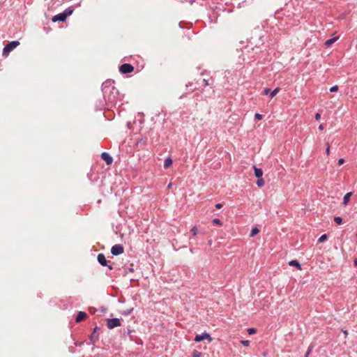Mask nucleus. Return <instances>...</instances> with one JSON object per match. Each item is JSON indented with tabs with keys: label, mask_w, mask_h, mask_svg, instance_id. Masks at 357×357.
Segmentation results:
<instances>
[{
	"label": "nucleus",
	"mask_w": 357,
	"mask_h": 357,
	"mask_svg": "<svg viewBox=\"0 0 357 357\" xmlns=\"http://www.w3.org/2000/svg\"><path fill=\"white\" fill-rule=\"evenodd\" d=\"M102 91L105 99L112 103L115 102L118 90L114 86V82L107 80L102 84Z\"/></svg>",
	"instance_id": "1"
},
{
	"label": "nucleus",
	"mask_w": 357,
	"mask_h": 357,
	"mask_svg": "<svg viewBox=\"0 0 357 357\" xmlns=\"http://www.w3.org/2000/svg\"><path fill=\"white\" fill-rule=\"evenodd\" d=\"M73 12L70 8H66L63 12L60 13L52 17V22H65L66 18L70 16Z\"/></svg>",
	"instance_id": "2"
},
{
	"label": "nucleus",
	"mask_w": 357,
	"mask_h": 357,
	"mask_svg": "<svg viewBox=\"0 0 357 357\" xmlns=\"http://www.w3.org/2000/svg\"><path fill=\"white\" fill-rule=\"evenodd\" d=\"M20 45V42L17 40L11 41L7 44L3 49V55L7 56L12 50Z\"/></svg>",
	"instance_id": "3"
},
{
	"label": "nucleus",
	"mask_w": 357,
	"mask_h": 357,
	"mask_svg": "<svg viewBox=\"0 0 357 357\" xmlns=\"http://www.w3.org/2000/svg\"><path fill=\"white\" fill-rule=\"evenodd\" d=\"M121 326L120 319L118 318H112L107 319V326L109 329H112L115 327Z\"/></svg>",
	"instance_id": "4"
},
{
	"label": "nucleus",
	"mask_w": 357,
	"mask_h": 357,
	"mask_svg": "<svg viewBox=\"0 0 357 357\" xmlns=\"http://www.w3.org/2000/svg\"><path fill=\"white\" fill-rule=\"evenodd\" d=\"M123 252H124V248H123V245H121L120 244H116V245H113L111 248V253H112V255H113L114 256L121 255L123 253Z\"/></svg>",
	"instance_id": "5"
},
{
	"label": "nucleus",
	"mask_w": 357,
	"mask_h": 357,
	"mask_svg": "<svg viewBox=\"0 0 357 357\" xmlns=\"http://www.w3.org/2000/svg\"><path fill=\"white\" fill-rule=\"evenodd\" d=\"M134 70V67L130 63H123L119 67V71L122 74H127L132 73Z\"/></svg>",
	"instance_id": "6"
},
{
	"label": "nucleus",
	"mask_w": 357,
	"mask_h": 357,
	"mask_svg": "<svg viewBox=\"0 0 357 357\" xmlns=\"http://www.w3.org/2000/svg\"><path fill=\"white\" fill-rule=\"evenodd\" d=\"M97 260L102 266H107L110 270L113 269V266L112 265L107 264V261L105 258V256L102 253L98 255Z\"/></svg>",
	"instance_id": "7"
},
{
	"label": "nucleus",
	"mask_w": 357,
	"mask_h": 357,
	"mask_svg": "<svg viewBox=\"0 0 357 357\" xmlns=\"http://www.w3.org/2000/svg\"><path fill=\"white\" fill-rule=\"evenodd\" d=\"M204 340H208L209 342H211L213 340L210 334L208 333H204L201 335H197L195 338V341L197 342H201Z\"/></svg>",
	"instance_id": "8"
},
{
	"label": "nucleus",
	"mask_w": 357,
	"mask_h": 357,
	"mask_svg": "<svg viewBox=\"0 0 357 357\" xmlns=\"http://www.w3.org/2000/svg\"><path fill=\"white\" fill-rule=\"evenodd\" d=\"M101 158L106 162L107 165H111L113 162L112 157L107 152H103L101 154Z\"/></svg>",
	"instance_id": "9"
},
{
	"label": "nucleus",
	"mask_w": 357,
	"mask_h": 357,
	"mask_svg": "<svg viewBox=\"0 0 357 357\" xmlns=\"http://www.w3.org/2000/svg\"><path fill=\"white\" fill-rule=\"evenodd\" d=\"M98 330V327L96 326L93 329V332L91 334L90 337V340L92 342L93 344L95 343L96 340L98 337V334L97 333V331Z\"/></svg>",
	"instance_id": "10"
},
{
	"label": "nucleus",
	"mask_w": 357,
	"mask_h": 357,
	"mask_svg": "<svg viewBox=\"0 0 357 357\" xmlns=\"http://www.w3.org/2000/svg\"><path fill=\"white\" fill-rule=\"evenodd\" d=\"M86 317V312L81 311V312H79V313L77 314V315L75 318V321H76V322H80L82 320H84Z\"/></svg>",
	"instance_id": "11"
},
{
	"label": "nucleus",
	"mask_w": 357,
	"mask_h": 357,
	"mask_svg": "<svg viewBox=\"0 0 357 357\" xmlns=\"http://www.w3.org/2000/svg\"><path fill=\"white\" fill-rule=\"evenodd\" d=\"M255 171V175L257 178H261L263 176V171L261 168H258L256 166L253 167Z\"/></svg>",
	"instance_id": "12"
},
{
	"label": "nucleus",
	"mask_w": 357,
	"mask_h": 357,
	"mask_svg": "<svg viewBox=\"0 0 357 357\" xmlns=\"http://www.w3.org/2000/svg\"><path fill=\"white\" fill-rule=\"evenodd\" d=\"M339 38L338 36L337 37H334L333 38H331V39H328V40H326L325 41V45L326 47H330L331 45H332L335 42H336L337 40V39Z\"/></svg>",
	"instance_id": "13"
},
{
	"label": "nucleus",
	"mask_w": 357,
	"mask_h": 357,
	"mask_svg": "<svg viewBox=\"0 0 357 357\" xmlns=\"http://www.w3.org/2000/svg\"><path fill=\"white\" fill-rule=\"evenodd\" d=\"M288 264L291 266H296L298 270H301V265L297 260H291Z\"/></svg>",
	"instance_id": "14"
},
{
	"label": "nucleus",
	"mask_w": 357,
	"mask_h": 357,
	"mask_svg": "<svg viewBox=\"0 0 357 357\" xmlns=\"http://www.w3.org/2000/svg\"><path fill=\"white\" fill-rule=\"evenodd\" d=\"M172 165V160L170 157L167 158L164 162V167L165 169L169 168Z\"/></svg>",
	"instance_id": "15"
},
{
	"label": "nucleus",
	"mask_w": 357,
	"mask_h": 357,
	"mask_svg": "<svg viewBox=\"0 0 357 357\" xmlns=\"http://www.w3.org/2000/svg\"><path fill=\"white\" fill-rule=\"evenodd\" d=\"M352 195V192H348L344 196V198H343V202L342 204L346 206L350 199V197Z\"/></svg>",
	"instance_id": "16"
},
{
	"label": "nucleus",
	"mask_w": 357,
	"mask_h": 357,
	"mask_svg": "<svg viewBox=\"0 0 357 357\" xmlns=\"http://www.w3.org/2000/svg\"><path fill=\"white\" fill-rule=\"evenodd\" d=\"M279 91H280L279 87H277L274 90H273L270 93L271 98H273V97H275L277 95V93L279 92Z\"/></svg>",
	"instance_id": "17"
},
{
	"label": "nucleus",
	"mask_w": 357,
	"mask_h": 357,
	"mask_svg": "<svg viewBox=\"0 0 357 357\" xmlns=\"http://www.w3.org/2000/svg\"><path fill=\"white\" fill-rule=\"evenodd\" d=\"M132 311H133V308L132 307V308H130L126 310H123V311L121 312V314L123 315L127 316V315H129L130 314H131V312Z\"/></svg>",
	"instance_id": "18"
},
{
	"label": "nucleus",
	"mask_w": 357,
	"mask_h": 357,
	"mask_svg": "<svg viewBox=\"0 0 357 357\" xmlns=\"http://www.w3.org/2000/svg\"><path fill=\"white\" fill-rule=\"evenodd\" d=\"M257 185L259 186V187H262L264 185V179L262 178V177L261 178H258V180L257 181Z\"/></svg>",
	"instance_id": "19"
},
{
	"label": "nucleus",
	"mask_w": 357,
	"mask_h": 357,
	"mask_svg": "<svg viewBox=\"0 0 357 357\" xmlns=\"http://www.w3.org/2000/svg\"><path fill=\"white\" fill-rule=\"evenodd\" d=\"M259 232V229H258V228H257V227H255V228H253V229H252V231H251V233H250V236L251 237H253V236H255L257 234H258Z\"/></svg>",
	"instance_id": "20"
},
{
	"label": "nucleus",
	"mask_w": 357,
	"mask_h": 357,
	"mask_svg": "<svg viewBox=\"0 0 357 357\" xmlns=\"http://www.w3.org/2000/svg\"><path fill=\"white\" fill-rule=\"evenodd\" d=\"M327 238H328L327 235H326V234H323V235H321V236L319 238V239H318V242H319V243H323V242H324L325 241H326V240H327Z\"/></svg>",
	"instance_id": "21"
},
{
	"label": "nucleus",
	"mask_w": 357,
	"mask_h": 357,
	"mask_svg": "<svg viewBox=\"0 0 357 357\" xmlns=\"http://www.w3.org/2000/svg\"><path fill=\"white\" fill-rule=\"evenodd\" d=\"M313 348H314V345L310 344V345L309 346L308 349H307V352H306V354H305V357H308V356H309V355H310V354H311V352L312 351Z\"/></svg>",
	"instance_id": "22"
},
{
	"label": "nucleus",
	"mask_w": 357,
	"mask_h": 357,
	"mask_svg": "<svg viewBox=\"0 0 357 357\" xmlns=\"http://www.w3.org/2000/svg\"><path fill=\"white\" fill-rule=\"evenodd\" d=\"M213 223L215 224V225H220V226L222 225V222H221V220L219 218H214L213 220Z\"/></svg>",
	"instance_id": "23"
},
{
	"label": "nucleus",
	"mask_w": 357,
	"mask_h": 357,
	"mask_svg": "<svg viewBox=\"0 0 357 357\" xmlns=\"http://www.w3.org/2000/svg\"><path fill=\"white\" fill-rule=\"evenodd\" d=\"M334 221L337 224V225H341L342 222V219L339 217V216H337V217H335L334 218Z\"/></svg>",
	"instance_id": "24"
},
{
	"label": "nucleus",
	"mask_w": 357,
	"mask_h": 357,
	"mask_svg": "<svg viewBox=\"0 0 357 357\" xmlns=\"http://www.w3.org/2000/svg\"><path fill=\"white\" fill-rule=\"evenodd\" d=\"M202 353L197 350H194L192 352V357H201Z\"/></svg>",
	"instance_id": "25"
},
{
	"label": "nucleus",
	"mask_w": 357,
	"mask_h": 357,
	"mask_svg": "<svg viewBox=\"0 0 357 357\" xmlns=\"http://www.w3.org/2000/svg\"><path fill=\"white\" fill-rule=\"evenodd\" d=\"M190 231H191V233H192V236H196V235L197 234V232H198V231H197V227H196V226H194V227L191 229Z\"/></svg>",
	"instance_id": "26"
},
{
	"label": "nucleus",
	"mask_w": 357,
	"mask_h": 357,
	"mask_svg": "<svg viewBox=\"0 0 357 357\" xmlns=\"http://www.w3.org/2000/svg\"><path fill=\"white\" fill-rule=\"evenodd\" d=\"M248 332L250 335H253L256 333L257 330L255 328H250L248 330Z\"/></svg>",
	"instance_id": "27"
},
{
	"label": "nucleus",
	"mask_w": 357,
	"mask_h": 357,
	"mask_svg": "<svg viewBox=\"0 0 357 357\" xmlns=\"http://www.w3.org/2000/svg\"><path fill=\"white\" fill-rule=\"evenodd\" d=\"M337 90H338V86L337 85L333 86L330 89L331 92H335V91H337Z\"/></svg>",
	"instance_id": "28"
},
{
	"label": "nucleus",
	"mask_w": 357,
	"mask_h": 357,
	"mask_svg": "<svg viewBox=\"0 0 357 357\" xmlns=\"http://www.w3.org/2000/svg\"><path fill=\"white\" fill-rule=\"evenodd\" d=\"M241 343L243 346L248 347V346H249V344H250V341H249V340H242V341H241Z\"/></svg>",
	"instance_id": "29"
},
{
	"label": "nucleus",
	"mask_w": 357,
	"mask_h": 357,
	"mask_svg": "<svg viewBox=\"0 0 357 357\" xmlns=\"http://www.w3.org/2000/svg\"><path fill=\"white\" fill-rule=\"evenodd\" d=\"M255 117L257 120H261L262 119V115L257 113V114H255Z\"/></svg>",
	"instance_id": "30"
},
{
	"label": "nucleus",
	"mask_w": 357,
	"mask_h": 357,
	"mask_svg": "<svg viewBox=\"0 0 357 357\" xmlns=\"http://www.w3.org/2000/svg\"><path fill=\"white\" fill-rule=\"evenodd\" d=\"M326 154L328 155L329 153H330V146H329V144L327 142L326 143Z\"/></svg>",
	"instance_id": "31"
},
{
	"label": "nucleus",
	"mask_w": 357,
	"mask_h": 357,
	"mask_svg": "<svg viewBox=\"0 0 357 357\" xmlns=\"http://www.w3.org/2000/svg\"><path fill=\"white\" fill-rule=\"evenodd\" d=\"M132 331L131 330H127V331H123V335H128L131 333Z\"/></svg>",
	"instance_id": "32"
},
{
	"label": "nucleus",
	"mask_w": 357,
	"mask_h": 357,
	"mask_svg": "<svg viewBox=\"0 0 357 357\" xmlns=\"http://www.w3.org/2000/svg\"><path fill=\"white\" fill-rule=\"evenodd\" d=\"M270 91H271V90H270V89H268V88H266V89L264 90L263 93H264V95H267V94H268V93H269Z\"/></svg>",
	"instance_id": "33"
},
{
	"label": "nucleus",
	"mask_w": 357,
	"mask_h": 357,
	"mask_svg": "<svg viewBox=\"0 0 357 357\" xmlns=\"http://www.w3.org/2000/svg\"><path fill=\"white\" fill-rule=\"evenodd\" d=\"M344 162V159H343V158H340V159L338 160V165H342Z\"/></svg>",
	"instance_id": "34"
},
{
	"label": "nucleus",
	"mask_w": 357,
	"mask_h": 357,
	"mask_svg": "<svg viewBox=\"0 0 357 357\" xmlns=\"http://www.w3.org/2000/svg\"><path fill=\"white\" fill-rule=\"evenodd\" d=\"M320 119H321V115H320V114H319V113H317V114H315V119H316L317 121H319Z\"/></svg>",
	"instance_id": "35"
},
{
	"label": "nucleus",
	"mask_w": 357,
	"mask_h": 357,
	"mask_svg": "<svg viewBox=\"0 0 357 357\" xmlns=\"http://www.w3.org/2000/svg\"><path fill=\"white\" fill-rule=\"evenodd\" d=\"M215 206L216 208L220 209L222 207V204L220 203H218V204H216Z\"/></svg>",
	"instance_id": "36"
},
{
	"label": "nucleus",
	"mask_w": 357,
	"mask_h": 357,
	"mask_svg": "<svg viewBox=\"0 0 357 357\" xmlns=\"http://www.w3.org/2000/svg\"><path fill=\"white\" fill-rule=\"evenodd\" d=\"M192 85H193V82H189L188 84H186V87L188 89V88L192 87Z\"/></svg>",
	"instance_id": "37"
},
{
	"label": "nucleus",
	"mask_w": 357,
	"mask_h": 357,
	"mask_svg": "<svg viewBox=\"0 0 357 357\" xmlns=\"http://www.w3.org/2000/svg\"><path fill=\"white\" fill-rule=\"evenodd\" d=\"M203 82L204 83L205 86L209 85L208 80H206L205 79H203Z\"/></svg>",
	"instance_id": "38"
},
{
	"label": "nucleus",
	"mask_w": 357,
	"mask_h": 357,
	"mask_svg": "<svg viewBox=\"0 0 357 357\" xmlns=\"http://www.w3.org/2000/svg\"><path fill=\"white\" fill-rule=\"evenodd\" d=\"M354 266H355L356 267H357V258H355V259H354Z\"/></svg>",
	"instance_id": "39"
},
{
	"label": "nucleus",
	"mask_w": 357,
	"mask_h": 357,
	"mask_svg": "<svg viewBox=\"0 0 357 357\" xmlns=\"http://www.w3.org/2000/svg\"><path fill=\"white\" fill-rule=\"evenodd\" d=\"M342 331L343 332V333L345 335H348V331L347 330H342Z\"/></svg>",
	"instance_id": "40"
},
{
	"label": "nucleus",
	"mask_w": 357,
	"mask_h": 357,
	"mask_svg": "<svg viewBox=\"0 0 357 357\" xmlns=\"http://www.w3.org/2000/svg\"><path fill=\"white\" fill-rule=\"evenodd\" d=\"M324 126H323L322 124H320V125L319 126V129H320V130H324Z\"/></svg>",
	"instance_id": "41"
},
{
	"label": "nucleus",
	"mask_w": 357,
	"mask_h": 357,
	"mask_svg": "<svg viewBox=\"0 0 357 357\" xmlns=\"http://www.w3.org/2000/svg\"><path fill=\"white\" fill-rule=\"evenodd\" d=\"M196 89H197V88H196V87H195V88H190V91H191V92H192V91H195V90H196Z\"/></svg>",
	"instance_id": "42"
}]
</instances>
